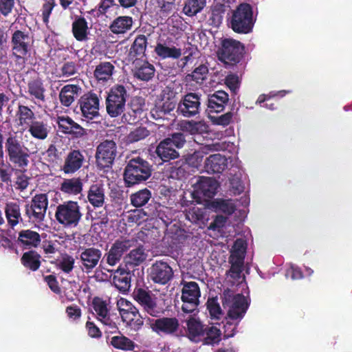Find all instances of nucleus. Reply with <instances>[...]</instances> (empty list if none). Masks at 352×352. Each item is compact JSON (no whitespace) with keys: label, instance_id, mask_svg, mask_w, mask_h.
<instances>
[{"label":"nucleus","instance_id":"1","mask_svg":"<svg viewBox=\"0 0 352 352\" xmlns=\"http://www.w3.org/2000/svg\"><path fill=\"white\" fill-rule=\"evenodd\" d=\"M245 47L241 41L232 38H221L217 46V56L226 68H231L244 58Z\"/></svg>","mask_w":352,"mask_h":352},{"label":"nucleus","instance_id":"2","mask_svg":"<svg viewBox=\"0 0 352 352\" xmlns=\"http://www.w3.org/2000/svg\"><path fill=\"white\" fill-rule=\"evenodd\" d=\"M256 20L252 6L241 3L232 11L228 24L235 33L247 34L252 32Z\"/></svg>","mask_w":352,"mask_h":352},{"label":"nucleus","instance_id":"3","mask_svg":"<svg viewBox=\"0 0 352 352\" xmlns=\"http://www.w3.org/2000/svg\"><path fill=\"white\" fill-rule=\"evenodd\" d=\"M152 172V165L142 157L138 156L129 159L123 175L126 186L131 187L146 181Z\"/></svg>","mask_w":352,"mask_h":352},{"label":"nucleus","instance_id":"4","mask_svg":"<svg viewBox=\"0 0 352 352\" xmlns=\"http://www.w3.org/2000/svg\"><path fill=\"white\" fill-rule=\"evenodd\" d=\"M32 43L33 40L28 32L17 30L12 34V56L20 69L24 67L30 56Z\"/></svg>","mask_w":352,"mask_h":352},{"label":"nucleus","instance_id":"5","mask_svg":"<svg viewBox=\"0 0 352 352\" xmlns=\"http://www.w3.org/2000/svg\"><path fill=\"white\" fill-rule=\"evenodd\" d=\"M5 148L10 162L20 168L28 166L30 151L17 136L10 135L5 142Z\"/></svg>","mask_w":352,"mask_h":352},{"label":"nucleus","instance_id":"6","mask_svg":"<svg viewBox=\"0 0 352 352\" xmlns=\"http://www.w3.org/2000/svg\"><path fill=\"white\" fill-rule=\"evenodd\" d=\"M82 217L80 206L78 201H66L56 206L55 218L65 227H76Z\"/></svg>","mask_w":352,"mask_h":352},{"label":"nucleus","instance_id":"7","mask_svg":"<svg viewBox=\"0 0 352 352\" xmlns=\"http://www.w3.org/2000/svg\"><path fill=\"white\" fill-rule=\"evenodd\" d=\"M222 304L228 309V317L231 320H241L248 309V303L241 294H232L228 290L223 292Z\"/></svg>","mask_w":352,"mask_h":352},{"label":"nucleus","instance_id":"8","mask_svg":"<svg viewBox=\"0 0 352 352\" xmlns=\"http://www.w3.org/2000/svg\"><path fill=\"white\" fill-rule=\"evenodd\" d=\"M48 196L45 193L36 194L30 202L25 205V215L30 221L41 223L44 221L48 207Z\"/></svg>","mask_w":352,"mask_h":352},{"label":"nucleus","instance_id":"9","mask_svg":"<svg viewBox=\"0 0 352 352\" xmlns=\"http://www.w3.org/2000/svg\"><path fill=\"white\" fill-rule=\"evenodd\" d=\"M118 306L122 320L126 326L135 331H139L144 325V318L138 308L125 299L120 300Z\"/></svg>","mask_w":352,"mask_h":352},{"label":"nucleus","instance_id":"10","mask_svg":"<svg viewBox=\"0 0 352 352\" xmlns=\"http://www.w3.org/2000/svg\"><path fill=\"white\" fill-rule=\"evenodd\" d=\"M117 155V145L113 140H105L96 147L95 157L98 169L111 168Z\"/></svg>","mask_w":352,"mask_h":352},{"label":"nucleus","instance_id":"11","mask_svg":"<svg viewBox=\"0 0 352 352\" xmlns=\"http://www.w3.org/2000/svg\"><path fill=\"white\" fill-rule=\"evenodd\" d=\"M175 44L173 36L164 34L157 38L154 52L161 59H178L182 54V50Z\"/></svg>","mask_w":352,"mask_h":352},{"label":"nucleus","instance_id":"12","mask_svg":"<svg viewBox=\"0 0 352 352\" xmlns=\"http://www.w3.org/2000/svg\"><path fill=\"white\" fill-rule=\"evenodd\" d=\"M202 157L200 152L195 151L192 154L187 155L185 161L180 160L170 164L166 170L168 173V177L177 180L185 179L188 174V164L195 166L201 160Z\"/></svg>","mask_w":352,"mask_h":352},{"label":"nucleus","instance_id":"13","mask_svg":"<svg viewBox=\"0 0 352 352\" xmlns=\"http://www.w3.org/2000/svg\"><path fill=\"white\" fill-rule=\"evenodd\" d=\"M200 296L199 287L196 282H184L181 297L183 302L182 311L188 314L193 312L199 305Z\"/></svg>","mask_w":352,"mask_h":352},{"label":"nucleus","instance_id":"14","mask_svg":"<svg viewBox=\"0 0 352 352\" xmlns=\"http://www.w3.org/2000/svg\"><path fill=\"white\" fill-rule=\"evenodd\" d=\"M126 89H110L106 98V109L111 118L120 116L124 111Z\"/></svg>","mask_w":352,"mask_h":352},{"label":"nucleus","instance_id":"15","mask_svg":"<svg viewBox=\"0 0 352 352\" xmlns=\"http://www.w3.org/2000/svg\"><path fill=\"white\" fill-rule=\"evenodd\" d=\"M174 276V272L170 265L162 260L156 261L149 268L148 277L155 283L165 285Z\"/></svg>","mask_w":352,"mask_h":352},{"label":"nucleus","instance_id":"16","mask_svg":"<svg viewBox=\"0 0 352 352\" xmlns=\"http://www.w3.org/2000/svg\"><path fill=\"white\" fill-rule=\"evenodd\" d=\"M146 322L151 330L158 335L173 336L178 331L179 322L175 317L148 318Z\"/></svg>","mask_w":352,"mask_h":352},{"label":"nucleus","instance_id":"17","mask_svg":"<svg viewBox=\"0 0 352 352\" xmlns=\"http://www.w3.org/2000/svg\"><path fill=\"white\" fill-rule=\"evenodd\" d=\"M133 298L141 305L143 310L153 317H159L162 314L157 307L156 298L151 292L143 288H136L133 294Z\"/></svg>","mask_w":352,"mask_h":352},{"label":"nucleus","instance_id":"18","mask_svg":"<svg viewBox=\"0 0 352 352\" xmlns=\"http://www.w3.org/2000/svg\"><path fill=\"white\" fill-rule=\"evenodd\" d=\"M86 151L84 149H70L65 157L61 170L65 174H74L79 170L86 162Z\"/></svg>","mask_w":352,"mask_h":352},{"label":"nucleus","instance_id":"19","mask_svg":"<svg viewBox=\"0 0 352 352\" xmlns=\"http://www.w3.org/2000/svg\"><path fill=\"white\" fill-rule=\"evenodd\" d=\"M79 252L80 267L87 274L91 272L98 265L102 256V251L94 247L80 248Z\"/></svg>","mask_w":352,"mask_h":352},{"label":"nucleus","instance_id":"20","mask_svg":"<svg viewBox=\"0 0 352 352\" xmlns=\"http://www.w3.org/2000/svg\"><path fill=\"white\" fill-rule=\"evenodd\" d=\"M133 242L129 239L116 240L112 244L108 252L104 255L101 263L105 259L108 265L111 266L116 265L120 262L123 254L133 246Z\"/></svg>","mask_w":352,"mask_h":352},{"label":"nucleus","instance_id":"21","mask_svg":"<svg viewBox=\"0 0 352 352\" xmlns=\"http://www.w3.org/2000/svg\"><path fill=\"white\" fill-rule=\"evenodd\" d=\"M56 123L60 132L72 138H81L87 135L86 129L67 116H58Z\"/></svg>","mask_w":352,"mask_h":352},{"label":"nucleus","instance_id":"22","mask_svg":"<svg viewBox=\"0 0 352 352\" xmlns=\"http://www.w3.org/2000/svg\"><path fill=\"white\" fill-rule=\"evenodd\" d=\"M219 184L217 182L211 177H200L195 186L193 196L196 195L201 198H212L217 193Z\"/></svg>","mask_w":352,"mask_h":352},{"label":"nucleus","instance_id":"23","mask_svg":"<svg viewBox=\"0 0 352 352\" xmlns=\"http://www.w3.org/2000/svg\"><path fill=\"white\" fill-rule=\"evenodd\" d=\"M199 97L196 94H187L179 103L177 112L186 118H190L199 113Z\"/></svg>","mask_w":352,"mask_h":352},{"label":"nucleus","instance_id":"24","mask_svg":"<svg viewBox=\"0 0 352 352\" xmlns=\"http://www.w3.org/2000/svg\"><path fill=\"white\" fill-rule=\"evenodd\" d=\"M80 109L84 117L93 119L99 115V98L91 92L85 94L80 100Z\"/></svg>","mask_w":352,"mask_h":352},{"label":"nucleus","instance_id":"25","mask_svg":"<svg viewBox=\"0 0 352 352\" xmlns=\"http://www.w3.org/2000/svg\"><path fill=\"white\" fill-rule=\"evenodd\" d=\"M186 337L192 342H199L204 336V328L206 325L202 324L199 318L190 316L186 320Z\"/></svg>","mask_w":352,"mask_h":352},{"label":"nucleus","instance_id":"26","mask_svg":"<svg viewBox=\"0 0 352 352\" xmlns=\"http://www.w3.org/2000/svg\"><path fill=\"white\" fill-rule=\"evenodd\" d=\"M16 241L23 249H32L40 245L41 239L38 232L27 229L19 232Z\"/></svg>","mask_w":352,"mask_h":352},{"label":"nucleus","instance_id":"27","mask_svg":"<svg viewBox=\"0 0 352 352\" xmlns=\"http://www.w3.org/2000/svg\"><path fill=\"white\" fill-rule=\"evenodd\" d=\"M229 100L228 94L222 89L210 94L208 98V115L210 113H219L224 110L225 105Z\"/></svg>","mask_w":352,"mask_h":352},{"label":"nucleus","instance_id":"28","mask_svg":"<svg viewBox=\"0 0 352 352\" xmlns=\"http://www.w3.org/2000/svg\"><path fill=\"white\" fill-rule=\"evenodd\" d=\"M228 166L227 158L221 154L210 155L206 159L204 168L210 174L221 173Z\"/></svg>","mask_w":352,"mask_h":352},{"label":"nucleus","instance_id":"29","mask_svg":"<svg viewBox=\"0 0 352 352\" xmlns=\"http://www.w3.org/2000/svg\"><path fill=\"white\" fill-rule=\"evenodd\" d=\"M113 285L122 293L129 292L131 287V273L129 270L118 267L112 274Z\"/></svg>","mask_w":352,"mask_h":352},{"label":"nucleus","instance_id":"30","mask_svg":"<svg viewBox=\"0 0 352 352\" xmlns=\"http://www.w3.org/2000/svg\"><path fill=\"white\" fill-rule=\"evenodd\" d=\"M87 199L94 208H101L105 202V188L102 184H93L87 191Z\"/></svg>","mask_w":352,"mask_h":352},{"label":"nucleus","instance_id":"31","mask_svg":"<svg viewBox=\"0 0 352 352\" xmlns=\"http://www.w3.org/2000/svg\"><path fill=\"white\" fill-rule=\"evenodd\" d=\"M72 32L74 37L78 41H85L88 39L89 28L88 22L82 16H75V19L72 24Z\"/></svg>","mask_w":352,"mask_h":352},{"label":"nucleus","instance_id":"32","mask_svg":"<svg viewBox=\"0 0 352 352\" xmlns=\"http://www.w3.org/2000/svg\"><path fill=\"white\" fill-rule=\"evenodd\" d=\"M4 210L8 225L11 228L13 229L19 223L23 221L19 203L13 201L6 203Z\"/></svg>","mask_w":352,"mask_h":352},{"label":"nucleus","instance_id":"33","mask_svg":"<svg viewBox=\"0 0 352 352\" xmlns=\"http://www.w3.org/2000/svg\"><path fill=\"white\" fill-rule=\"evenodd\" d=\"M148 45V37L144 34H138L131 45L129 56L131 58L142 59L146 56Z\"/></svg>","mask_w":352,"mask_h":352},{"label":"nucleus","instance_id":"34","mask_svg":"<svg viewBox=\"0 0 352 352\" xmlns=\"http://www.w3.org/2000/svg\"><path fill=\"white\" fill-rule=\"evenodd\" d=\"M114 70L115 67L110 62H101L96 67L94 75L98 82L104 84L112 81Z\"/></svg>","mask_w":352,"mask_h":352},{"label":"nucleus","instance_id":"35","mask_svg":"<svg viewBox=\"0 0 352 352\" xmlns=\"http://www.w3.org/2000/svg\"><path fill=\"white\" fill-rule=\"evenodd\" d=\"M167 142V140H162L157 146L155 153L164 162H168L172 160L179 158V152Z\"/></svg>","mask_w":352,"mask_h":352},{"label":"nucleus","instance_id":"36","mask_svg":"<svg viewBox=\"0 0 352 352\" xmlns=\"http://www.w3.org/2000/svg\"><path fill=\"white\" fill-rule=\"evenodd\" d=\"M133 23V21L131 16H120L112 21L109 29L115 34H124L131 29Z\"/></svg>","mask_w":352,"mask_h":352},{"label":"nucleus","instance_id":"37","mask_svg":"<svg viewBox=\"0 0 352 352\" xmlns=\"http://www.w3.org/2000/svg\"><path fill=\"white\" fill-rule=\"evenodd\" d=\"M180 129L190 135L203 134L208 132V126L202 121L184 120L179 124Z\"/></svg>","mask_w":352,"mask_h":352},{"label":"nucleus","instance_id":"38","mask_svg":"<svg viewBox=\"0 0 352 352\" xmlns=\"http://www.w3.org/2000/svg\"><path fill=\"white\" fill-rule=\"evenodd\" d=\"M41 255L36 251L32 250L23 254L21 263L26 269L35 272L41 266Z\"/></svg>","mask_w":352,"mask_h":352},{"label":"nucleus","instance_id":"39","mask_svg":"<svg viewBox=\"0 0 352 352\" xmlns=\"http://www.w3.org/2000/svg\"><path fill=\"white\" fill-rule=\"evenodd\" d=\"M60 190L64 193L76 195L82 190V182L79 177L65 179L61 183Z\"/></svg>","mask_w":352,"mask_h":352},{"label":"nucleus","instance_id":"40","mask_svg":"<svg viewBox=\"0 0 352 352\" xmlns=\"http://www.w3.org/2000/svg\"><path fill=\"white\" fill-rule=\"evenodd\" d=\"M159 100L163 102L160 108L165 114L169 113L175 108L176 101L173 89H162Z\"/></svg>","mask_w":352,"mask_h":352},{"label":"nucleus","instance_id":"41","mask_svg":"<svg viewBox=\"0 0 352 352\" xmlns=\"http://www.w3.org/2000/svg\"><path fill=\"white\" fill-rule=\"evenodd\" d=\"M110 344L115 349L122 351H133L136 346L132 340L122 334L111 337Z\"/></svg>","mask_w":352,"mask_h":352},{"label":"nucleus","instance_id":"42","mask_svg":"<svg viewBox=\"0 0 352 352\" xmlns=\"http://www.w3.org/2000/svg\"><path fill=\"white\" fill-rule=\"evenodd\" d=\"M202 338L204 344H218L221 340V331L217 327L206 326L204 328V336Z\"/></svg>","mask_w":352,"mask_h":352},{"label":"nucleus","instance_id":"43","mask_svg":"<svg viewBox=\"0 0 352 352\" xmlns=\"http://www.w3.org/2000/svg\"><path fill=\"white\" fill-rule=\"evenodd\" d=\"M151 198V192L144 188L140 190L130 196L131 204L136 208H140L146 205Z\"/></svg>","mask_w":352,"mask_h":352},{"label":"nucleus","instance_id":"44","mask_svg":"<svg viewBox=\"0 0 352 352\" xmlns=\"http://www.w3.org/2000/svg\"><path fill=\"white\" fill-rule=\"evenodd\" d=\"M29 133L38 140H45L48 135L47 124L43 121H34L29 126Z\"/></svg>","mask_w":352,"mask_h":352},{"label":"nucleus","instance_id":"45","mask_svg":"<svg viewBox=\"0 0 352 352\" xmlns=\"http://www.w3.org/2000/svg\"><path fill=\"white\" fill-rule=\"evenodd\" d=\"M206 3V0H187L183 11L189 16L196 15L204 8Z\"/></svg>","mask_w":352,"mask_h":352},{"label":"nucleus","instance_id":"46","mask_svg":"<svg viewBox=\"0 0 352 352\" xmlns=\"http://www.w3.org/2000/svg\"><path fill=\"white\" fill-rule=\"evenodd\" d=\"M147 254L145 253L143 247H138L132 250L126 256V263L132 265L137 266L142 263L146 258Z\"/></svg>","mask_w":352,"mask_h":352},{"label":"nucleus","instance_id":"47","mask_svg":"<svg viewBox=\"0 0 352 352\" xmlns=\"http://www.w3.org/2000/svg\"><path fill=\"white\" fill-rule=\"evenodd\" d=\"M91 306L96 313L98 320L104 318V316L109 313L107 301L100 297L96 296L93 298Z\"/></svg>","mask_w":352,"mask_h":352},{"label":"nucleus","instance_id":"48","mask_svg":"<svg viewBox=\"0 0 352 352\" xmlns=\"http://www.w3.org/2000/svg\"><path fill=\"white\" fill-rule=\"evenodd\" d=\"M18 114L19 120L21 125L25 124L30 126L32 124V122H34L33 120L35 118L34 113L28 107L19 105Z\"/></svg>","mask_w":352,"mask_h":352},{"label":"nucleus","instance_id":"49","mask_svg":"<svg viewBox=\"0 0 352 352\" xmlns=\"http://www.w3.org/2000/svg\"><path fill=\"white\" fill-rule=\"evenodd\" d=\"M164 140H167L169 144L176 150L182 148L186 143V135L182 132L172 133Z\"/></svg>","mask_w":352,"mask_h":352},{"label":"nucleus","instance_id":"50","mask_svg":"<svg viewBox=\"0 0 352 352\" xmlns=\"http://www.w3.org/2000/svg\"><path fill=\"white\" fill-rule=\"evenodd\" d=\"M208 72V67L204 65H200L196 67L191 74L187 76V79L195 81L197 84H202L203 81L206 79Z\"/></svg>","mask_w":352,"mask_h":352},{"label":"nucleus","instance_id":"51","mask_svg":"<svg viewBox=\"0 0 352 352\" xmlns=\"http://www.w3.org/2000/svg\"><path fill=\"white\" fill-rule=\"evenodd\" d=\"M150 135V131L144 126H140L131 131L126 137L129 143H134L145 139Z\"/></svg>","mask_w":352,"mask_h":352},{"label":"nucleus","instance_id":"52","mask_svg":"<svg viewBox=\"0 0 352 352\" xmlns=\"http://www.w3.org/2000/svg\"><path fill=\"white\" fill-rule=\"evenodd\" d=\"M75 259L68 254L62 255L61 258L57 263V267L61 270L65 274H69L74 267Z\"/></svg>","mask_w":352,"mask_h":352},{"label":"nucleus","instance_id":"53","mask_svg":"<svg viewBox=\"0 0 352 352\" xmlns=\"http://www.w3.org/2000/svg\"><path fill=\"white\" fill-rule=\"evenodd\" d=\"M159 11L164 16L173 13L176 7V0H155Z\"/></svg>","mask_w":352,"mask_h":352},{"label":"nucleus","instance_id":"54","mask_svg":"<svg viewBox=\"0 0 352 352\" xmlns=\"http://www.w3.org/2000/svg\"><path fill=\"white\" fill-rule=\"evenodd\" d=\"M155 68L148 62L142 65L135 72V76L142 80L148 81L154 76Z\"/></svg>","mask_w":352,"mask_h":352},{"label":"nucleus","instance_id":"55","mask_svg":"<svg viewBox=\"0 0 352 352\" xmlns=\"http://www.w3.org/2000/svg\"><path fill=\"white\" fill-rule=\"evenodd\" d=\"M14 168L10 163L0 161V181L6 184L12 182V175Z\"/></svg>","mask_w":352,"mask_h":352},{"label":"nucleus","instance_id":"56","mask_svg":"<svg viewBox=\"0 0 352 352\" xmlns=\"http://www.w3.org/2000/svg\"><path fill=\"white\" fill-rule=\"evenodd\" d=\"M227 6L223 3H217L212 9L211 17L212 23L215 25L221 23Z\"/></svg>","mask_w":352,"mask_h":352},{"label":"nucleus","instance_id":"57","mask_svg":"<svg viewBox=\"0 0 352 352\" xmlns=\"http://www.w3.org/2000/svg\"><path fill=\"white\" fill-rule=\"evenodd\" d=\"M208 118L213 124L226 126L231 123L233 118V113L229 111L219 116L209 114Z\"/></svg>","mask_w":352,"mask_h":352},{"label":"nucleus","instance_id":"58","mask_svg":"<svg viewBox=\"0 0 352 352\" xmlns=\"http://www.w3.org/2000/svg\"><path fill=\"white\" fill-rule=\"evenodd\" d=\"M147 216L149 217L150 214H147L142 209H135L131 211L127 217V221L140 225L145 220V217Z\"/></svg>","mask_w":352,"mask_h":352},{"label":"nucleus","instance_id":"59","mask_svg":"<svg viewBox=\"0 0 352 352\" xmlns=\"http://www.w3.org/2000/svg\"><path fill=\"white\" fill-rule=\"evenodd\" d=\"M78 89H61L59 98L63 105L69 107L74 100V94H78Z\"/></svg>","mask_w":352,"mask_h":352},{"label":"nucleus","instance_id":"60","mask_svg":"<svg viewBox=\"0 0 352 352\" xmlns=\"http://www.w3.org/2000/svg\"><path fill=\"white\" fill-rule=\"evenodd\" d=\"M44 3L41 8V15L43 22L47 25L50 21V16L54 8L56 6L55 0H44Z\"/></svg>","mask_w":352,"mask_h":352},{"label":"nucleus","instance_id":"61","mask_svg":"<svg viewBox=\"0 0 352 352\" xmlns=\"http://www.w3.org/2000/svg\"><path fill=\"white\" fill-rule=\"evenodd\" d=\"M207 309L212 318H219L222 314L221 309L217 302V298H208L207 302Z\"/></svg>","mask_w":352,"mask_h":352},{"label":"nucleus","instance_id":"62","mask_svg":"<svg viewBox=\"0 0 352 352\" xmlns=\"http://www.w3.org/2000/svg\"><path fill=\"white\" fill-rule=\"evenodd\" d=\"M65 313L69 320L73 322H78L82 316V310L76 305H71L67 306L65 309Z\"/></svg>","mask_w":352,"mask_h":352},{"label":"nucleus","instance_id":"63","mask_svg":"<svg viewBox=\"0 0 352 352\" xmlns=\"http://www.w3.org/2000/svg\"><path fill=\"white\" fill-rule=\"evenodd\" d=\"M247 245L244 240L242 239H237L232 246L231 254L241 255L245 256L246 253Z\"/></svg>","mask_w":352,"mask_h":352},{"label":"nucleus","instance_id":"64","mask_svg":"<svg viewBox=\"0 0 352 352\" xmlns=\"http://www.w3.org/2000/svg\"><path fill=\"white\" fill-rule=\"evenodd\" d=\"M165 210H168V208L158 204L157 207H156L155 210L150 214V216H155L161 219L166 224H168L170 222V218L165 214Z\"/></svg>","mask_w":352,"mask_h":352}]
</instances>
